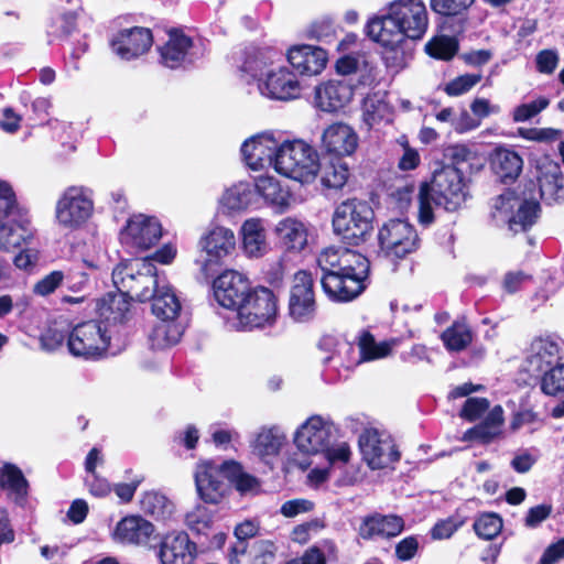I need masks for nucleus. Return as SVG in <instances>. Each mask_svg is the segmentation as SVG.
<instances>
[{
	"label": "nucleus",
	"mask_w": 564,
	"mask_h": 564,
	"mask_svg": "<svg viewBox=\"0 0 564 564\" xmlns=\"http://www.w3.org/2000/svg\"><path fill=\"white\" fill-rule=\"evenodd\" d=\"M323 274L324 293L335 302H348L366 288L369 261L361 253L346 247L325 248L317 257Z\"/></svg>",
	"instance_id": "obj_1"
},
{
	"label": "nucleus",
	"mask_w": 564,
	"mask_h": 564,
	"mask_svg": "<svg viewBox=\"0 0 564 564\" xmlns=\"http://www.w3.org/2000/svg\"><path fill=\"white\" fill-rule=\"evenodd\" d=\"M467 197V186L460 169L446 165L435 171L431 182H423L417 193V220L423 226L431 225L434 219V207L446 210L458 209Z\"/></svg>",
	"instance_id": "obj_2"
},
{
	"label": "nucleus",
	"mask_w": 564,
	"mask_h": 564,
	"mask_svg": "<svg viewBox=\"0 0 564 564\" xmlns=\"http://www.w3.org/2000/svg\"><path fill=\"white\" fill-rule=\"evenodd\" d=\"M276 56L275 52H259L245 61L242 70L258 80L262 96L276 100L297 98L301 93L300 83L286 66L275 62Z\"/></svg>",
	"instance_id": "obj_3"
},
{
	"label": "nucleus",
	"mask_w": 564,
	"mask_h": 564,
	"mask_svg": "<svg viewBox=\"0 0 564 564\" xmlns=\"http://www.w3.org/2000/svg\"><path fill=\"white\" fill-rule=\"evenodd\" d=\"M321 169L319 154L302 139L281 141L275 154L274 171L301 184L313 183Z\"/></svg>",
	"instance_id": "obj_4"
},
{
	"label": "nucleus",
	"mask_w": 564,
	"mask_h": 564,
	"mask_svg": "<svg viewBox=\"0 0 564 564\" xmlns=\"http://www.w3.org/2000/svg\"><path fill=\"white\" fill-rule=\"evenodd\" d=\"M164 280L150 258L121 262L112 271V281L118 291L140 302L150 301Z\"/></svg>",
	"instance_id": "obj_5"
},
{
	"label": "nucleus",
	"mask_w": 564,
	"mask_h": 564,
	"mask_svg": "<svg viewBox=\"0 0 564 564\" xmlns=\"http://www.w3.org/2000/svg\"><path fill=\"white\" fill-rule=\"evenodd\" d=\"M278 317V299L267 288L250 291L243 303L229 321V326L236 330H252L275 323Z\"/></svg>",
	"instance_id": "obj_6"
},
{
	"label": "nucleus",
	"mask_w": 564,
	"mask_h": 564,
	"mask_svg": "<svg viewBox=\"0 0 564 564\" xmlns=\"http://www.w3.org/2000/svg\"><path fill=\"white\" fill-rule=\"evenodd\" d=\"M373 210L360 199H347L340 203L333 216L336 235L351 245H359L372 229Z\"/></svg>",
	"instance_id": "obj_7"
},
{
	"label": "nucleus",
	"mask_w": 564,
	"mask_h": 564,
	"mask_svg": "<svg viewBox=\"0 0 564 564\" xmlns=\"http://www.w3.org/2000/svg\"><path fill=\"white\" fill-rule=\"evenodd\" d=\"M95 209L93 193L83 186H69L58 197L55 205V221L67 230L84 227Z\"/></svg>",
	"instance_id": "obj_8"
},
{
	"label": "nucleus",
	"mask_w": 564,
	"mask_h": 564,
	"mask_svg": "<svg viewBox=\"0 0 564 564\" xmlns=\"http://www.w3.org/2000/svg\"><path fill=\"white\" fill-rule=\"evenodd\" d=\"M110 330L101 323L89 321L76 325L68 336L69 352L79 358L96 360L105 356L110 344Z\"/></svg>",
	"instance_id": "obj_9"
},
{
	"label": "nucleus",
	"mask_w": 564,
	"mask_h": 564,
	"mask_svg": "<svg viewBox=\"0 0 564 564\" xmlns=\"http://www.w3.org/2000/svg\"><path fill=\"white\" fill-rule=\"evenodd\" d=\"M380 253L391 260L403 259L419 247L413 225L404 219H390L378 232Z\"/></svg>",
	"instance_id": "obj_10"
},
{
	"label": "nucleus",
	"mask_w": 564,
	"mask_h": 564,
	"mask_svg": "<svg viewBox=\"0 0 564 564\" xmlns=\"http://www.w3.org/2000/svg\"><path fill=\"white\" fill-rule=\"evenodd\" d=\"M199 258L196 263L205 275L213 267L220 264L236 248V237L231 229L215 226L208 229L198 241Z\"/></svg>",
	"instance_id": "obj_11"
},
{
	"label": "nucleus",
	"mask_w": 564,
	"mask_h": 564,
	"mask_svg": "<svg viewBox=\"0 0 564 564\" xmlns=\"http://www.w3.org/2000/svg\"><path fill=\"white\" fill-rule=\"evenodd\" d=\"M198 497L206 503H219L229 490V475L224 462L203 460L194 471Z\"/></svg>",
	"instance_id": "obj_12"
},
{
	"label": "nucleus",
	"mask_w": 564,
	"mask_h": 564,
	"mask_svg": "<svg viewBox=\"0 0 564 564\" xmlns=\"http://www.w3.org/2000/svg\"><path fill=\"white\" fill-rule=\"evenodd\" d=\"M358 443L362 459L371 469L387 468L400 458L391 436L376 429H366Z\"/></svg>",
	"instance_id": "obj_13"
},
{
	"label": "nucleus",
	"mask_w": 564,
	"mask_h": 564,
	"mask_svg": "<svg viewBox=\"0 0 564 564\" xmlns=\"http://www.w3.org/2000/svg\"><path fill=\"white\" fill-rule=\"evenodd\" d=\"M315 313L314 280L310 272L301 270L293 275L291 282L289 315L295 322L305 323L313 319Z\"/></svg>",
	"instance_id": "obj_14"
},
{
	"label": "nucleus",
	"mask_w": 564,
	"mask_h": 564,
	"mask_svg": "<svg viewBox=\"0 0 564 564\" xmlns=\"http://www.w3.org/2000/svg\"><path fill=\"white\" fill-rule=\"evenodd\" d=\"M388 7L405 37L420 40L424 36L429 13L422 0H394Z\"/></svg>",
	"instance_id": "obj_15"
},
{
	"label": "nucleus",
	"mask_w": 564,
	"mask_h": 564,
	"mask_svg": "<svg viewBox=\"0 0 564 564\" xmlns=\"http://www.w3.org/2000/svg\"><path fill=\"white\" fill-rule=\"evenodd\" d=\"M167 35V41L159 47L160 63L163 66L172 69L184 67L203 55L200 45L182 30L173 29Z\"/></svg>",
	"instance_id": "obj_16"
},
{
	"label": "nucleus",
	"mask_w": 564,
	"mask_h": 564,
	"mask_svg": "<svg viewBox=\"0 0 564 564\" xmlns=\"http://www.w3.org/2000/svg\"><path fill=\"white\" fill-rule=\"evenodd\" d=\"M280 144L281 141L273 131H263L251 135L241 144L242 160L253 171L267 166L274 169L275 154Z\"/></svg>",
	"instance_id": "obj_17"
},
{
	"label": "nucleus",
	"mask_w": 564,
	"mask_h": 564,
	"mask_svg": "<svg viewBox=\"0 0 564 564\" xmlns=\"http://www.w3.org/2000/svg\"><path fill=\"white\" fill-rule=\"evenodd\" d=\"M162 237V226L155 217L133 215L120 234L123 246L135 251L148 250Z\"/></svg>",
	"instance_id": "obj_18"
},
{
	"label": "nucleus",
	"mask_w": 564,
	"mask_h": 564,
	"mask_svg": "<svg viewBox=\"0 0 564 564\" xmlns=\"http://www.w3.org/2000/svg\"><path fill=\"white\" fill-rule=\"evenodd\" d=\"M249 279L236 270H226L213 283L216 302L234 313L251 291Z\"/></svg>",
	"instance_id": "obj_19"
},
{
	"label": "nucleus",
	"mask_w": 564,
	"mask_h": 564,
	"mask_svg": "<svg viewBox=\"0 0 564 564\" xmlns=\"http://www.w3.org/2000/svg\"><path fill=\"white\" fill-rule=\"evenodd\" d=\"M333 424L319 415L308 417L296 431L294 443L307 455L324 453L329 446Z\"/></svg>",
	"instance_id": "obj_20"
},
{
	"label": "nucleus",
	"mask_w": 564,
	"mask_h": 564,
	"mask_svg": "<svg viewBox=\"0 0 564 564\" xmlns=\"http://www.w3.org/2000/svg\"><path fill=\"white\" fill-rule=\"evenodd\" d=\"M359 135L346 122L336 121L327 126L321 137L323 151L334 158L351 156L358 149Z\"/></svg>",
	"instance_id": "obj_21"
},
{
	"label": "nucleus",
	"mask_w": 564,
	"mask_h": 564,
	"mask_svg": "<svg viewBox=\"0 0 564 564\" xmlns=\"http://www.w3.org/2000/svg\"><path fill=\"white\" fill-rule=\"evenodd\" d=\"M355 94L354 85L347 79H333L315 87V107L324 112H337L347 107Z\"/></svg>",
	"instance_id": "obj_22"
},
{
	"label": "nucleus",
	"mask_w": 564,
	"mask_h": 564,
	"mask_svg": "<svg viewBox=\"0 0 564 564\" xmlns=\"http://www.w3.org/2000/svg\"><path fill=\"white\" fill-rule=\"evenodd\" d=\"M286 445V434L278 425L260 427L249 443L251 454L267 465H273Z\"/></svg>",
	"instance_id": "obj_23"
},
{
	"label": "nucleus",
	"mask_w": 564,
	"mask_h": 564,
	"mask_svg": "<svg viewBox=\"0 0 564 564\" xmlns=\"http://www.w3.org/2000/svg\"><path fill=\"white\" fill-rule=\"evenodd\" d=\"M156 556L160 564H194L197 545L185 532L170 533L162 539Z\"/></svg>",
	"instance_id": "obj_24"
},
{
	"label": "nucleus",
	"mask_w": 564,
	"mask_h": 564,
	"mask_svg": "<svg viewBox=\"0 0 564 564\" xmlns=\"http://www.w3.org/2000/svg\"><path fill=\"white\" fill-rule=\"evenodd\" d=\"M153 37L149 29L132 28L121 31L111 42L112 52L121 59L131 61L147 53Z\"/></svg>",
	"instance_id": "obj_25"
},
{
	"label": "nucleus",
	"mask_w": 564,
	"mask_h": 564,
	"mask_svg": "<svg viewBox=\"0 0 564 564\" xmlns=\"http://www.w3.org/2000/svg\"><path fill=\"white\" fill-rule=\"evenodd\" d=\"M319 350L323 352L321 361L327 371H334L338 377L341 370H349L359 365L355 356V348L348 341H335L332 337H325L319 341Z\"/></svg>",
	"instance_id": "obj_26"
},
{
	"label": "nucleus",
	"mask_w": 564,
	"mask_h": 564,
	"mask_svg": "<svg viewBox=\"0 0 564 564\" xmlns=\"http://www.w3.org/2000/svg\"><path fill=\"white\" fill-rule=\"evenodd\" d=\"M35 230L31 226L25 210L19 212L0 224V249L12 250L22 245L29 246L34 239Z\"/></svg>",
	"instance_id": "obj_27"
},
{
	"label": "nucleus",
	"mask_w": 564,
	"mask_h": 564,
	"mask_svg": "<svg viewBox=\"0 0 564 564\" xmlns=\"http://www.w3.org/2000/svg\"><path fill=\"white\" fill-rule=\"evenodd\" d=\"M558 355L560 347L556 341L550 337H538L528 349L524 369L532 376H539L554 367Z\"/></svg>",
	"instance_id": "obj_28"
},
{
	"label": "nucleus",
	"mask_w": 564,
	"mask_h": 564,
	"mask_svg": "<svg viewBox=\"0 0 564 564\" xmlns=\"http://www.w3.org/2000/svg\"><path fill=\"white\" fill-rule=\"evenodd\" d=\"M366 31L372 41L390 51L397 50L405 39L389 8L386 14L371 18Z\"/></svg>",
	"instance_id": "obj_29"
},
{
	"label": "nucleus",
	"mask_w": 564,
	"mask_h": 564,
	"mask_svg": "<svg viewBox=\"0 0 564 564\" xmlns=\"http://www.w3.org/2000/svg\"><path fill=\"white\" fill-rule=\"evenodd\" d=\"M254 188L276 214H283L290 208L292 194L276 177L268 174L259 175L254 178Z\"/></svg>",
	"instance_id": "obj_30"
},
{
	"label": "nucleus",
	"mask_w": 564,
	"mask_h": 564,
	"mask_svg": "<svg viewBox=\"0 0 564 564\" xmlns=\"http://www.w3.org/2000/svg\"><path fill=\"white\" fill-rule=\"evenodd\" d=\"M129 296L124 292L109 293L97 303V311L106 327H116L130 321L132 316Z\"/></svg>",
	"instance_id": "obj_31"
},
{
	"label": "nucleus",
	"mask_w": 564,
	"mask_h": 564,
	"mask_svg": "<svg viewBox=\"0 0 564 564\" xmlns=\"http://www.w3.org/2000/svg\"><path fill=\"white\" fill-rule=\"evenodd\" d=\"M361 117L368 130H380L392 123L393 109L387 100V94L381 91L368 94L362 102Z\"/></svg>",
	"instance_id": "obj_32"
},
{
	"label": "nucleus",
	"mask_w": 564,
	"mask_h": 564,
	"mask_svg": "<svg viewBox=\"0 0 564 564\" xmlns=\"http://www.w3.org/2000/svg\"><path fill=\"white\" fill-rule=\"evenodd\" d=\"M288 59L299 73L312 76L325 68L327 53L317 46L297 45L289 50Z\"/></svg>",
	"instance_id": "obj_33"
},
{
	"label": "nucleus",
	"mask_w": 564,
	"mask_h": 564,
	"mask_svg": "<svg viewBox=\"0 0 564 564\" xmlns=\"http://www.w3.org/2000/svg\"><path fill=\"white\" fill-rule=\"evenodd\" d=\"M153 532L151 522L139 516H129L117 523L113 538L120 543L142 545L148 543Z\"/></svg>",
	"instance_id": "obj_34"
},
{
	"label": "nucleus",
	"mask_w": 564,
	"mask_h": 564,
	"mask_svg": "<svg viewBox=\"0 0 564 564\" xmlns=\"http://www.w3.org/2000/svg\"><path fill=\"white\" fill-rule=\"evenodd\" d=\"M538 185L541 198L547 204L557 202L563 194L561 166L549 159L538 164Z\"/></svg>",
	"instance_id": "obj_35"
},
{
	"label": "nucleus",
	"mask_w": 564,
	"mask_h": 564,
	"mask_svg": "<svg viewBox=\"0 0 564 564\" xmlns=\"http://www.w3.org/2000/svg\"><path fill=\"white\" fill-rule=\"evenodd\" d=\"M274 232L289 251L300 252L307 245V225L297 218H283L278 223Z\"/></svg>",
	"instance_id": "obj_36"
},
{
	"label": "nucleus",
	"mask_w": 564,
	"mask_h": 564,
	"mask_svg": "<svg viewBox=\"0 0 564 564\" xmlns=\"http://www.w3.org/2000/svg\"><path fill=\"white\" fill-rule=\"evenodd\" d=\"M404 529V520L399 516L376 514L367 518L360 527V535L364 539L393 538Z\"/></svg>",
	"instance_id": "obj_37"
},
{
	"label": "nucleus",
	"mask_w": 564,
	"mask_h": 564,
	"mask_svg": "<svg viewBox=\"0 0 564 564\" xmlns=\"http://www.w3.org/2000/svg\"><path fill=\"white\" fill-rule=\"evenodd\" d=\"M241 236L243 251L249 258H260L268 252L267 234L261 219H247L242 224Z\"/></svg>",
	"instance_id": "obj_38"
},
{
	"label": "nucleus",
	"mask_w": 564,
	"mask_h": 564,
	"mask_svg": "<svg viewBox=\"0 0 564 564\" xmlns=\"http://www.w3.org/2000/svg\"><path fill=\"white\" fill-rule=\"evenodd\" d=\"M150 301H152V313L159 319H176L181 312V303L166 279L155 290Z\"/></svg>",
	"instance_id": "obj_39"
},
{
	"label": "nucleus",
	"mask_w": 564,
	"mask_h": 564,
	"mask_svg": "<svg viewBox=\"0 0 564 564\" xmlns=\"http://www.w3.org/2000/svg\"><path fill=\"white\" fill-rule=\"evenodd\" d=\"M491 166L502 182H512L520 175L523 161L516 151L498 149L492 155Z\"/></svg>",
	"instance_id": "obj_40"
},
{
	"label": "nucleus",
	"mask_w": 564,
	"mask_h": 564,
	"mask_svg": "<svg viewBox=\"0 0 564 564\" xmlns=\"http://www.w3.org/2000/svg\"><path fill=\"white\" fill-rule=\"evenodd\" d=\"M503 424V410L500 405L494 406L485 421L465 433V440H480L489 443L501 434Z\"/></svg>",
	"instance_id": "obj_41"
},
{
	"label": "nucleus",
	"mask_w": 564,
	"mask_h": 564,
	"mask_svg": "<svg viewBox=\"0 0 564 564\" xmlns=\"http://www.w3.org/2000/svg\"><path fill=\"white\" fill-rule=\"evenodd\" d=\"M395 345V340L377 341L370 333L364 332L358 338L357 360L360 364L386 358L392 352Z\"/></svg>",
	"instance_id": "obj_42"
},
{
	"label": "nucleus",
	"mask_w": 564,
	"mask_h": 564,
	"mask_svg": "<svg viewBox=\"0 0 564 564\" xmlns=\"http://www.w3.org/2000/svg\"><path fill=\"white\" fill-rule=\"evenodd\" d=\"M539 217L540 205L535 198L520 199L517 196V206L509 229L513 232L525 231L536 223Z\"/></svg>",
	"instance_id": "obj_43"
},
{
	"label": "nucleus",
	"mask_w": 564,
	"mask_h": 564,
	"mask_svg": "<svg viewBox=\"0 0 564 564\" xmlns=\"http://www.w3.org/2000/svg\"><path fill=\"white\" fill-rule=\"evenodd\" d=\"M183 332L184 327L176 319H160L149 338L153 348L163 349L177 344Z\"/></svg>",
	"instance_id": "obj_44"
},
{
	"label": "nucleus",
	"mask_w": 564,
	"mask_h": 564,
	"mask_svg": "<svg viewBox=\"0 0 564 564\" xmlns=\"http://www.w3.org/2000/svg\"><path fill=\"white\" fill-rule=\"evenodd\" d=\"M0 487L15 500H20L26 496L29 484L19 467L4 464L0 468Z\"/></svg>",
	"instance_id": "obj_45"
},
{
	"label": "nucleus",
	"mask_w": 564,
	"mask_h": 564,
	"mask_svg": "<svg viewBox=\"0 0 564 564\" xmlns=\"http://www.w3.org/2000/svg\"><path fill=\"white\" fill-rule=\"evenodd\" d=\"M253 191L249 183L239 182L227 188L220 198V206L228 212L246 209L252 200Z\"/></svg>",
	"instance_id": "obj_46"
},
{
	"label": "nucleus",
	"mask_w": 564,
	"mask_h": 564,
	"mask_svg": "<svg viewBox=\"0 0 564 564\" xmlns=\"http://www.w3.org/2000/svg\"><path fill=\"white\" fill-rule=\"evenodd\" d=\"M343 158H334L329 162L321 164V182L327 188L339 189L349 178V167L341 161Z\"/></svg>",
	"instance_id": "obj_47"
},
{
	"label": "nucleus",
	"mask_w": 564,
	"mask_h": 564,
	"mask_svg": "<svg viewBox=\"0 0 564 564\" xmlns=\"http://www.w3.org/2000/svg\"><path fill=\"white\" fill-rule=\"evenodd\" d=\"M216 513L203 505L195 506L185 514V524L194 534L208 536L214 528Z\"/></svg>",
	"instance_id": "obj_48"
},
{
	"label": "nucleus",
	"mask_w": 564,
	"mask_h": 564,
	"mask_svg": "<svg viewBox=\"0 0 564 564\" xmlns=\"http://www.w3.org/2000/svg\"><path fill=\"white\" fill-rule=\"evenodd\" d=\"M441 338L447 350L460 351L473 341V333L466 323L455 322L442 333Z\"/></svg>",
	"instance_id": "obj_49"
},
{
	"label": "nucleus",
	"mask_w": 564,
	"mask_h": 564,
	"mask_svg": "<svg viewBox=\"0 0 564 564\" xmlns=\"http://www.w3.org/2000/svg\"><path fill=\"white\" fill-rule=\"evenodd\" d=\"M517 206V195L507 191L492 200L491 218L498 226L507 225L510 227L513 212Z\"/></svg>",
	"instance_id": "obj_50"
},
{
	"label": "nucleus",
	"mask_w": 564,
	"mask_h": 564,
	"mask_svg": "<svg viewBox=\"0 0 564 564\" xmlns=\"http://www.w3.org/2000/svg\"><path fill=\"white\" fill-rule=\"evenodd\" d=\"M141 509L156 519H166L173 513L174 505L164 495L149 491L141 499Z\"/></svg>",
	"instance_id": "obj_51"
},
{
	"label": "nucleus",
	"mask_w": 564,
	"mask_h": 564,
	"mask_svg": "<svg viewBox=\"0 0 564 564\" xmlns=\"http://www.w3.org/2000/svg\"><path fill=\"white\" fill-rule=\"evenodd\" d=\"M446 155L451 159L453 165L455 167L468 165L469 169L478 167L480 165L479 162V153L474 145H468L464 143H457L451 145L446 150Z\"/></svg>",
	"instance_id": "obj_52"
},
{
	"label": "nucleus",
	"mask_w": 564,
	"mask_h": 564,
	"mask_svg": "<svg viewBox=\"0 0 564 564\" xmlns=\"http://www.w3.org/2000/svg\"><path fill=\"white\" fill-rule=\"evenodd\" d=\"M224 467L227 468L229 482L235 484L237 490L240 492H251L258 489V479L247 473H243L239 463L235 460H224Z\"/></svg>",
	"instance_id": "obj_53"
},
{
	"label": "nucleus",
	"mask_w": 564,
	"mask_h": 564,
	"mask_svg": "<svg viewBox=\"0 0 564 564\" xmlns=\"http://www.w3.org/2000/svg\"><path fill=\"white\" fill-rule=\"evenodd\" d=\"M502 529V519L497 513H482L474 522L476 534L484 540L495 539Z\"/></svg>",
	"instance_id": "obj_54"
},
{
	"label": "nucleus",
	"mask_w": 564,
	"mask_h": 564,
	"mask_svg": "<svg viewBox=\"0 0 564 564\" xmlns=\"http://www.w3.org/2000/svg\"><path fill=\"white\" fill-rule=\"evenodd\" d=\"M425 50L429 55L435 58L448 61L456 54L458 45L453 37L442 35L429 41Z\"/></svg>",
	"instance_id": "obj_55"
},
{
	"label": "nucleus",
	"mask_w": 564,
	"mask_h": 564,
	"mask_svg": "<svg viewBox=\"0 0 564 564\" xmlns=\"http://www.w3.org/2000/svg\"><path fill=\"white\" fill-rule=\"evenodd\" d=\"M475 0H430L431 9L444 17H458L467 12Z\"/></svg>",
	"instance_id": "obj_56"
},
{
	"label": "nucleus",
	"mask_w": 564,
	"mask_h": 564,
	"mask_svg": "<svg viewBox=\"0 0 564 564\" xmlns=\"http://www.w3.org/2000/svg\"><path fill=\"white\" fill-rule=\"evenodd\" d=\"M21 210L11 185L6 181H0V224L19 215Z\"/></svg>",
	"instance_id": "obj_57"
},
{
	"label": "nucleus",
	"mask_w": 564,
	"mask_h": 564,
	"mask_svg": "<svg viewBox=\"0 0 564 564\" xmlns=\"http://www.w3.org/2000/svg\"><path fill=\"white\" fill-rule=\"evenodd\" d=\"M541 389L547 395H556L564 392V362L544 372Z\"/></svg>",
	"instance_id": "obj_58"
},
{
	"label": "nucleus",
	"mask_w": 564,
	"mask_h": 564,
	"mask_svg": "<svg viewBox=\"0 0 564 564\" xmlns=\"http://www.w3.org/2000/svg\"><path fill=\"white\" fill-rule=\"evenodd\" d=\"M549 104L550 100L546 97H539L530 102L521 104L513 109L512 119L514 122H525L544 110Z\"/></svg>",
	"instance_id": "obj_59"
},
{
	"label": "nucleus",
	"mask_w": 564,
	"mask_h": 564,
	"mask_svg": "<svg viewBox=\"0 0 564 564\" xmlns=\"http://www.w3.org/2000/svg\"><path fill=\"white\" fill-rule=\"evenodd\" d=\"M480 79V74H464L448 82L444 87V91L448 96H459L469 91Z\"/></svg>",
	"instance_id": "obj_60"
},
{
	"label": "nucleus",
	"mask_w": 564,
	"mask_h": 564,
	"mask_svg": "<svg viewBox=\"0 0 564 564\" xmlns=\"http://www.w3.org/2000/svg\"><path fill=\"white\" fill-rule=\"evenodd\" d=\"M398 143L402 148V154L398 161L399 170L403 172L415 170L421 163V156L419 151L410 147L408 138L405 135L399 138Z\"/></svg>",
	"instance_id": "obj_61"
},
{
	"label": "nucleus",
	"mask_w": 564,
	"mask_h": 564,
	"mask_svg": "<svg viewBox=\"0 0 564 564\" xmlns=\"http://www.w3.org/2000/svg\"><path fill=\"white\" fill-rule=\"evenodd\" d=\"M335 33V24L329 17L315 20L307 29V35L316 40H326Z\"/></svg>",
	"instance_id": "obj_62"
},
{
	"label": "nucleus",
	"mask_w": 564,
	"mask_h": 564,
	"mask_svg": "<svg viewBox=\"0 0 564 564\" xmlns=\"http://www.w3.org/2000/svg\"><path fill=\"white\" fill-rule=\"evenodd\" d=\"M489 408V401L485 398H469L466 400L460 416L468 420L475 421L480 417Z\"/></svg>",
	"instance_id": "obj_63"
},
{
	"label": "nucleus",
	"mask_w": 564,
	"mask_h": 564,
	"mask_svg": "<svg viewBox=\"0 0 564 564\" xmlns=\"http://www.w3.org/2000/svg\"><path fill=\"white\" fill-rule=\"evenodd\" d=\"M463 520L456 518H448L435 523L431 530V536L433 540H444L451 538L462 525Z\"/></svg>",
	"instance_id": "obj_64"
}]
</instances>
